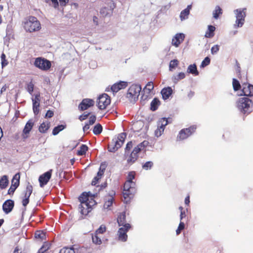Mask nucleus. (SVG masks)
<instances>
[{
  "label": "nucleus",
  "mask_w": 253,
  "mask_h": 253,
  "mask_svg": "<svg viewBox=\"0 0 253 253\" xmlns=\"http://www.w3.org/2000/svg\"><path fill=\"white\" fill-rule=\"evenodd\" d=\"M60 5L65 6L67 3H68L69 0H59Z\"/></svg>",
  "instance_id": "63"
},
{
  "label": "nucleus",
  "mask_w": 253,
  "mask_h": 253,
  "mask_svg": "<svg viewBox=\"0 0 253 253\" xmlns=\"http://www.w3.org/2000/svg\"><path fill=\"white\" fill-rule=\"evenodd\" d=\"M106 226L104 225H101L99 228L96 230L95 231L96 234H103L106 231Z\"/></svg>",
  "instance_id": "50"
},
{
  "label": "nucleus",
  "mask_w": 253,
  "mask_h": 253,
  "mask_svg": "<svg viewBox=\"0 0 253 253\" xmlns=\"http://www.w3.org/2000/svg\"><path fill=\"white\" fill-rule=\"evenodd\" d=\"M96 116L95 115H91V116H90L88 121L94 124L96 121Z\"/></svg>",
  "instance_id": "62"
},
{
  "label": "nucleus",
  "mask_w": 253,
  "mask_h": 253,
  "mask_svg": "<svg viewBox=\"0 0 253 253\" xmlns=\"http://www.w3.org/2000/svg\"><path fill=\"white\" fill-rule=\"evenodd\" d=\"M102 131V126L100 124L96 125L93 129V132L95 135H98L101 133Z\"/></svg>",
  "instance_id": "36"
},
{
  "label": "nucleus",
  "mask_w": 253,
  "mask_h": 253,
  "mask_svg": "<svg viewBox=\"0 0 253 253\" xmlns=\"http://www.w3.org/2000/svg\"><path fill=\"white\" fill-rule=\"evenodd\" d=\"M223 13V11L222 8L218 5H217L215 7V9L213 11V17L215 19H217L219 16L222 15Z\"/></svg>",
  "instance_id": "28"
},
{
  "label": "nucleus",
  "mask_w": 253,
  "mask_h": 253,
  "mask_svg": "<svg viewBox=\"0 0 253 253\" xmlns=\"http://www.w3.org/2000/svg\"><path fill=\"white\" fill-rule=\"evenodd\" d=\"M14 206V202L13 200H7L2 205V210L5 213L8 214L12 211Z\"/></svg>",
  "instance_id": "17"
},
{
  "label": "nucleus",
  "mask_w": 253,
  "mask_h": 253,
  "mask_svg": "<svg viewBox=\"0 0 253 253\" xmlns=\"http://www.w3.org/2000/svg\"><path fill=\"white\" fill-rule=\"evenodd\" d=\"M17 188L18 187L17 186H15L11 184L10 188L8 190L7 194L10 195H13L15 191Z\"/></svg>",
  "instance_id": "52"
},
{
  "label": "nucleus",
  "mask_w": 253,
  "mask_h": 253,
  "mask_svg": "<svg viewBox=\"0 0 253 253\" xmlns=\"http://www.w3.org/2000/svg\"><path fill=\"white\" fill-rule=\"evenodd\" d=\"M215 30V27L212 25H209L208 30H207L205 37L208 38H212L214 36V31Z\"/></svg>",
  "instance_id": "26"
},
{
  "label": "nucleus",
  "mask_w": 253,
  "mask_h": 253,
  "mask_svg": "<svg viewBox=\"0 0 253 253\" xmlns=\"http://www.w3.org/2000/svg\"><path fill=\"white\" fill-rule=\"evenodd\" d=\"M135 192V183L134 182L126 181L124 185L123 192L124 198L123 201L126 204L129 203L133 198Z\"/></svg>",
  "instance_id": "3"
},
{
  "label": "nucleus",
  "mask_w": 253,
  "mask_h": 253,
  "mask_svg": "<svg viewBox=\"0 0 253 253\" xmlns=\"http://www.w3.org/2000/svg\"><path fill=\"white\" fill-rule=\"evenodd\" d=\"M59 253H75L73 248L65 247L60 250Z\"/></svg>",
  "instance_id": "41"
},
{
  "label": "nucleus",
  "mask_w": 253,
  "mask_h": 253,
  "mask_svg": "<svg viewBox=\"0 0 253 253\" xmlns=\"http://www.w3.org/2000/svg\"><path fill=\"white\" fill-rule=\"evenodd\" d=\"M52 169L45 172L42 174L41 175L39 178L40 182V186L41 187H43L47 184L49 179L51 178L52 175Z\"/></svg>",
  "instance_id": "14"
},
{
  "label": "nucleus",
  "mask_w": 253,
  "mask_h": 253,
  "mask_svg": "<svg viewBox=\"0 0 253 253\" xmlns=\"http://www.w3.org/2000/svg\"><path fill=\"white\" fill-rule=\"evenodd\" d=\"M94 104L93 100L89 98L83 99L78 106L79 109L83 111L93 106Z\"/></svg>",
  "instance_id": "15"
},
{
  "label": "nucleus",
  "mask_w": 253,
  "mask_h": 253,
  "mask_svg": "<svg viewBox=\"0 0 253 253\" xmlns=\"http://www.w3.org/2000/svg\"><path fill=\"white\" fill-rule=\"evenodd\" d=\"M50 248V245L47 242H44L42 247L39 250L38 253H44Z\"/></svg>",
  "instance_id": "37"
},
{
  "label": "nucleus",
  "mask_w": 253,
  "mask_h": 253,
  "mask_svg": "<svg viewBox=\"0 0 253 253\" xmlns=\"http://www.w3.org/2000/svg\"><path fill=\"white\" fill-rule=\"evenodd\" d=\"M8 88V85L5 84L0 89V93H2L3 92H5L7 89Z\"/></svg>",
  "instance_id": "64"
},
{
  "label": "nucleus",
  "mask_w": 253,
  "mask_h": 253,
  "mask_svg": "<svg viewBox=\"0 0 253 253\" xmlns=\"http://www.w3.org/2000/svg\"><path fill=\"white\" fill-rule=\"evenodd\" d=\"M211 62L210 58L209 57H206L204 60L202 62V63L201 64V67L204 68L206 67V66H208L210 64Z\"/></svg>",
  "instance_id": "49"
},
{
  "label": "nucleus",
  "mask_w": 253,
  "mask_h": 253,
  "mask_svg": "<svg viewBox=\"0 0 253 253\" xmlns=\"http://www.w3.org/2000/svg\"><path fill=\"white\" fill-rule=\"evenodd\" d=\"M145 143L146 142L144 141L139 143L138 145H137L136 147L134 148L132 152H131L129 156V158L127 160L128 163H133L137 160L138 157V153H139L141 151L142 149L145 147Z\"/></svg>",
  "instance_id": "10"
},
{
  "label": "nucleus",
  "mask_w": 253,
  "mask_h": 253,
  "mask_svg": "<svg viewBox=\"0 0 253 253\" xmlns=\"http://www.w3.org/2000/svg\"><path fill=\"white\" fill-rule=\"evenodd\" d=\"M92 242L96 245H100L102 243L101 237L98 236V234L94 233L92 236Z\"/></svg>",
  "instance_id": "35"
},
{
  "label": "nucleus",
  "mask_w": 253,
  "mask_h": 253,
  "mask_svg": "<svg viewBox=\"0 0 253 253\" xmlns=\"http://www.w3.org/2000/svg\"><path fill=\"white\" fill-rule=\"evenodd\" d=\"M117 222L119 226L124 227L125 225L128 224L126 223V216L125 212L121 213L118 216Z\"/></svg>",
  "instance_id": "22"
},
{
  "label": "nucleus",
  "mask_w": 253,
  "mask_h": 253,
  "mask_svg": "<svg viewBox=\"0 0 253 253\" xmlns=\"http://www.w3.org/2000/svg\"><path fill=\"white\" fill-rule=\"evenodd\" d=\"M126 136V133L122 132L119 134L117 137L114 138L108 144V149L109 151L112 152L116 151L123 145Z\"/></svg>",
  "instance_id": "5"
},
{
  "label": "nucleus",
  "mask_w": 253,
  "mask_h": 253,
  "mask_svg": "<svg viewBox=\"0 0 253 253\" xmlns=\"http://www.w3.org/2000/svg\"><path fill=\"white\" fill-rule=\"evenodd\" d=\"M154 89L153 83L152 82H148L145 86L143 90L147 94H150L151 91Z\"/></svg>",
  "instance_id": "34"
},
{
  "label": "nucleus",
  "mask_w": 253,
  "mask_h": 253,
  "mask_svg": "<svg viewBox=\"0 0 253 253\" xmlns=\"http://www.w3.org/2000/svg\"><path fill=\"white\" fill-rule=\"evenodd\" d=\"M33 106H39L40 102V94L37 93L35 95V97L32 99Z\"/></svg>",
  "instance_id": "39"
},
{
  "label": "nucleus",
  "mask_w": 253,
  "mask_h": 253,
  "mask_svg": "<svg viewBox=\"0 0 253 253\" xmlns=\"http://www.w3.org/2000/svg\"><path fill=\"white\" fill-rule=\"evenodd\" d=\"M102 165H101L99 170L97 172V175L95 176L92 180V185H96L98 182L99 180L103 176L105 170V168L101 169Z\"/></svg>",
  "instance_id": "21"
},
{
  "label": "nucleus",
  "mask_w": 253,
  "mask_h": 253,
  "mask_svg": "<svg viewBox=\"0 0 253 253\" xmlns=\"http://www.w3.org/2000/svg\"><path fill=\"white\" fill-rule=\"evenodd\" d=\"M196 129L197 126L196 125H193L188 128L182 129L179 132L177 139L179 140H182L187 138L196 131Z\"/></svg>",
  "instance_id": "7"
},
{
  "label": "nucleus",
  "mask_w": 253,
  "mask_h": 253,
  "mask_svg": "<svg viewBox=\"0 0 253 253\" xmlns=\"http://www.w3.org/2000/svg\"><path fill=\"white\" fill-rule=\"evenodd\" d=\"M110 103V97L106 93L100 95L98 98L97 106L98 108L100 110L105 109Z\"/></svg>",
  "instance_id": "11"
},
{
  "label": "nucleus",
  "mask_w": 253,
  "mask_h": 253,
  "mask_svg": "<svg viewBox=\"0 0 253 253\" xmlns=\"http://www.w3.org/2000/svg\"><path fill=\"white\" fill-rule=\"evenodd\" d=\"M113 202V198H110L107 201H105L104 204V209H109L110 207L112 206Z\"/></svg>",
  "instance_id": "43"
},
{
  "label": "nucleus",
  "mask_w": 253,
  "mask_h": 253,
  "mask_svg": "<svg viewBox=\"0 0 253 253\" xmlns=\"http://www.w3.org/2000/svg\"><path fill=\"white\" fill-rule=\"evenodd\" d=\"M20 172H18V173H16L13 176V178L11 180V184L15 186H17L18 187L20 184Z\"/></svg>",
  "instance_id": "30"
},
{
  "label": "nucleus",
  "mask_w": 253,
  "mask_h": 253,
  "mask_svg": "<svg viewBox=\"0 0 253 253\" xmlns=\"http://www.w3.org/2000/svg\"><path fill=\"white\" fill-rule=\"evenodd\" d=\"M236 71L237 72V76L239 78H240V75H241V67L240 66V64L238 62V61H236Z\"/></svg>",
  "instance_id": "55"
},
{
  "label": "nucleus",
  "mask_w": 253,
  "mask_h": 253,
  "mask_svg": "<svg viewBox=\"0 0 253 253\" xmlns=\"http://www.w3.org/2000/svg\"><path fill=\"white\" fill-rule=\"evenodd\" d=\"M35 237L40 241H43L46 238L45 233L43 231H37L35 233Z\"/></svg>",
  "instance_id": "27"
},
{
  "label": "nucleus",
  "mask_w": 253,
  "mask_h": 253,
  "mask_svg": "<svg viewBox=\"0 0 253 253\" xmlns=\"http://www.w3.org/2000/svg\"><path fill=\"white\" fill-rule=\"evenodd\" d=\"M54 113L51 110H48L45 114V118H50L53 117Z\"/></svg>",
  "instance_id": "60"
},
{
  "label": "nucleus",
  "mask_w": 253,
  "mask_h": 253,
  "mask_svg": "<svg viewBox=\"0 0 253 253\" xmlns=\"http://www.w3.org/2000/svg\"><path fill=\"white\" fill-rule=\"evenodd\" d=\"M9 184L8 177L6 175L2 176L0 178V189H5Z\"/></svg>",
  "instance_id": "25"
},
{
  "label": "nucleus",
  "mask_w": 253,
  "mask_h": 253,
  "mask_svg": "<svg viewBox=\"0 0 253 253\" xmlns=\"http://www.w3.org/2000/svg\"><path fill=\"white\" fill-rule=\"evenodd\" d=\"M131 228L130 224H126L124 227L119 228L117 232L118 240L123 242H126L127 239L126 233Z\"/></svg>",
  "instance_id": "12"
},
{
  "label": "nucleus",
  "mask_w": 253,
  "mask_h": 253,
  "mask_svg": "<svg viewBox=\"0 0 253 253\" xmlns=\"http://www.w3.org/2000/svg\"><path fill=\"white\" fill-rule=\"evenodd\" d=\"M50 126V123L49 122H44L42 123L39 127V130L42 133H46Z\"/></svg>",
  "instance_id": "24"
},
{
  "label": "nucleus",
  "mask_w": 253,
  "mask_h": 253,
  "mask_svg": "<svg viewBox=\"0 0 253 253\" xmlns=\"http://www.w3.org/2000/svg\"><path fill=\"white\" fill-rule=\"evenodd\" d=\"M243 94L247 96H253V85L248 84H243Z\"/></svg>",
  "instance_id": "20"
},
{
  "label": "nucleus",
  "mask_w": 253,
  "mask_h": 253,
  "mask_svg": "<svg viewBox=\"0 0 253 253\" xmlns=\"http://www.w3.org/2000/svg\"><path fill=\"white\" fill-rule=\"evenodd\" d=\"M127 85V82L125 81H120L118 83L114 84L111 86V89L113 92L116 93L120 90L126 88Z\"/></svg>",
  "instance_id": "19"
},
{
  "label": "nucleus",
  "mask_w": 253,
  "mask_h": 253,
  "mask_svg": "<svg viewBox=\"0 0 253 253\" xmlns=\"http://www.w3.org/2000/svg\"><path fill=\"white\" fill-rule=\"evenodd\" d=\"M219 46L218 45H215L213 46H212L211 48V52L212 54H215L217 52V51L219 50Z\"/></svg>",
  "instance_id": "58"
},
{
  "label": "nucleus",
  "mask_w": 253,
  "mask_h": 253,
  "mask_svg": "<svg viewBox=\"0 0 253 253\" xmlns=\"http://www.w3.org/2000/svg\"><path fill=\"white\" fill-rule=\"evenodd\" d=\"M238 109L244 114H249L253 110V101L247 97L240 98L236 103Z\"/></svg>",
  "instance_id": "4"
},
{
  "label": "nucleus",
  "mask_w": 253,
  "mask_h": 253,
  "mask_svg": "<svg viewBox=\"0 0 253 253\" xmlns=\"http://www.w3.org/2000/svg\"><path fill=\"white\" fill-rule=\"evenodd\" d=\"M189 8H186L182 10L180 13V18L181 20H183L186 19L188 15L189 14Z\"/></svg>",
  "instance_id": "40"
},
{
  "label": "nucleus",
  "mask_w": 253,
  "mask_h": 253,
  "mask_svg": "<svg viewBox=\"0 0 253 253\" xmlns=\"http://www.w3.org/2000/svg\"><path fill=\"white\" fill-rule=\"evenodd\" d=\"M34 125V122L33 120H29L27 122L22 131V136L23 139H26L29 137V133L33 128Z\"/></svg>",
  "instance_id": "16"
},
{
  "label": "nucleus",
  "mask_w": 253,
  "mask_h": 253,
  "mask_svg": "<svg viewBox=\"0 0 253 253\" xmlns=\"http://www.w3.org/2000/svg\"><path fill=\"white\" fill-rule=\"evenodd\" d=\"M141 86L139 84H132L128 89L126 93V98L130 101H135L140 94Z\"/></svg>",
  "instance_id": "6"
},
{
  "label": "nucleus",
  "mask_w": 253,
  "mask_h": 253,
  "mask_svg": "<svg viewBox=\"0 0 253 253\" xmlns=\"http://www.w3.org/2000/svg\"><path fill=\"white\" fill-rule=\"evenodd\" d=\"M172 93V89L170 87L164 88L161 90V94L164 99H168Z\"/></svg>",
  "instance_id": "23"
},
{
  "label": "nucleus",
  "mask_w": 253,
  "mask_h": 253,
  "mask_svg": "<svg viewBox=\"0 0 253 253\" xmlns=\"http://www.w3.org/2000/svg\"><path fill=\"white\" fill-rule=\"evenodd\" d=\"M187 72L195 76H198L199 75V72L198 71L197 66L195 64L190 65L188 66L187 69Z\"/></svg>",
  "instance_id": "29"
},
{
  "label": "nucleus",
  "mask_w": 253,
  "mask_h": 253,
  "mask_svg": "<svg viewBox=\"0 0 253 253\" xmlns=\"http://www.w3.org/2000/svg\"><path fill=\"white\" fill-rule=\"evenodd\" d=\"M185 77V75L184 73H179L177 75L174 77V82H177L178 81L184 79Z\"/></svg>",
  "instance_id": "45"
},
{
  "label": "nucleus",
  "mask_w": 253,
  "mask_h": 253,
  "mask_svg": "<svg viewBox=\"0 0 253 253\" xmlns=\"http://www.w3.org/2000/svg\"><path fill=\"white\" fill-rule=\"evenodd\" d=\"M178 64V61L177 59H173L170 61L169 63V68L173 69L175 68L176 66H177Z\"/></svg>",
  "instance_id": "51"
},
{
  "label": "nucleus",
  "mask_w": 253,
  "mask_h": 253,
  "mask_svg": "<svg viewBox=\"0 0 253 253\" xmlns=\"http://www.w3.org/2000/svg\"><path fill=\"white\" fill-rule=\"evenodd\" d=\"M23 26L25 31L30 33L39 31L41 29L40 22L37 17L33 16L25 18L23 22Z\"/></svg>",
  "instance_id": "2"
},
{
  "label": "nucleus",
  "mask_w": 253,
  "mask_h": 253,
  "mask_svg": "<svg viewBox=\"0 0 253 253\" xmlns=\"http://www.w3.org/2000/svg\"><path fill=\"white\" fill-rule=\"evenodd\" d=\"M33 190V186L28 182L27 184L26 190L24 191V196L22 198V205L26 207L29 203V198L32 194Z\"/></svg>",
  "instance_id": "13"
},
{
  "label": "nucleus",
  "mask_w": 253,
  "mask_h": 253,
  "mask_svg": "<svg viewBox=\"0 0 253 253\" xmlns=\"http://www.w3.org/2000/svg\"><path fill=\"white\" fill-rule=\"evenodd\" d=\"M34 85L32 82L27 84V90L31 94L33 92Z\"/></svg>",
  "instance_id": "54"
},
{
  "label": "nucleus",
  "mask_w": 253,
  "mask_h": 253,
  "mask_svg": "<svg viewBox=\"0 0 253 253\" xmlns=\"http://www.w3.org/2000/svg\"><path fill=\"white\" fill-rule=\"evenodd\" d=\"M34 65L36 67L42 71H48L51 66L50 61L42 57L36 58Z\"/></svg>",
  "instance_id": "8"
},
{
  "label": "nucleus",
  "mask_w": 253,
  "mask_h": 253,
  "mask_svg": "<svg viewBox=\"0 0 253 253\" xmlns=\"http://www.w3.org/2000/svg\"><path fill=\"white\" fill-rule=\"evenodd\" d=\"M184 223L183 222L180 221L178 226V228L176 230V234L179 235L181 233V231L184 229Z\"/></svg>",
  "instance_id": "47"
},
{
  "label": "nucleus",
  "mask_w": 253,
  "mask_h": 253,
  "mask_svg": "<svg viewBox=\"0 0 253 253\" xmlns=\"http://www.w3.org/2000/svg\"><path fill=\"white\" fill-rule=\"evenodd\" d=\"M165 129L158 126L157 129L155 131V134L157 137L160 136L164 132Z\"/></svg>",
  "instance_id": "44"
},
{
  "label": "nucleus",
  "mask_w": 253,
  "mask_h": 253,
  "mask_svg": "<svg viewBox=\"0 0 253 253\" xmlns=\"http://www.w3.org/2000/svg\"><path fill=\"white\" fill-rule=\"evenodd\" d=\"M232 85L233 89L235 91H238L241 88V86L239 82L236 79H233Z\"/></svg>",
  "instance_id": "38"
},
{
  "label": "nucleus",
  "mask_w": 253,
  "mask_h": 253,
  "mask_svg": "<svg viewBox=\"0 0 253 253\" xmlns=\"http://www.w3.org/2000/svg\"><path fill=\"white\" fill-rule=\"evenodd\" d=\"M94 195L90 192H84L79 197L80 202L79 205L80 212L83 215H86L91 211L92 207L96 204L94 200Z\"/></svg>",
  "instance_id": "1"
},
{
  "label": "nucleus",
  "mask_w": 253,
  "mask_h": 253,
  "mask_svg": "<svg viewBox=\"0 0 253 253\" xmlns=\"http://www.w3.org/2000/svg\"><path fill=\"white\" fill-rule=\"evenodd\" d=\"M246 8L236 9L235 10L236 14V20L235 24V27H241L245 22V18L246 17Z\"/></svg>",
  "instance_id": "9"
},
{
  "label": "nucleus",
  "mask_w": 253,
  "mask_h": 253,
  "mask_svg": "<svg viewBox=\"0 0 253 253\" xmlns=\"http://www.w3.org/2000/svg\"><path fill=\"white\" fill-rule=\"evenodd\" d=\"M90 115V113H88L87 114H85V113H84L83 114L80 115L79 117V119L81 121H83L85 120H86L88 117V116H89Z\"/></svg>",
  "instance_id": "56"
},
{
  "label": "nucleus",
  "mask_w": 253,
  "mask_h": 253,
  "mask_svg": "<svg viewBox=\"0 0 253 253\" xmlns=\"http://www.w3.org/2000/svg\"><path fill=\"white\" fill-rule=\"evenodd\" d=\"M135 175V173L134 171H130V172H129L128 174V175H127V180L126 181H129L130 182H133L132 181V180L133 179H134Z\"/></svg>",
  "instance_id": "53"
},
{
  "label": "nucleus",
  "mask_w": 253,
  "mask_h": 253,
  "mask_svg": "<svg viewBox=\"0 0 253 253\" xmlns=\"http://www.w3.org/2000/svg\"><path fill=\"white\" fill-rule=\"evenodd\" d=\"M108 9L106 7H104L101 9L100 10V13L103 16H106L108 14Z\"/></svg>",
  "instance_id": "59"
},
{
  "label": "nucleus",
  "mask_w": 253,
  "mask_h": 253,
  "mask_svg": "<svg viewBox=\"0 0 253 253\" xmlns=\"http://www.w3.org/2000/svg\"><path fill=\"white\" fill-rule=\"evenodd\" d=\"M1 61L2 68L7 66L8 64V61L6 59V55L4 53L1 55Z\"/></svg>",
  "instance_id": "42"
},
{
  "label": "nucleus",
  "mask_w": 253,
  "mask_h": 253,
  "mask_svg": "<svg viewBox=\"0 0 253 253\" xmlns=\"http://www.w3.org/2000/svg\"><path fill=\"white\" fill-rule=\"evenodd\" d=\"M185 36L182 33H177L173 37L171 44L175 47H178L181 43L183 42Z\"/></svg>",
  "instance_id": "18"
},
{
  "label": "nucleus",
  "mask_w": 253,
  "mask_h": 253,
  "mask_svg": "<svg viewBox=\"0 0 253 253\" xmlns=\"http://www.w3.org/2000/svg\"><path fill=\"white\" fill-rule=\"evenodd\" d=\"M133 146V143L132 141H129L126 144V148H125V151L126 152L127 151H129L132 148Z\"/></svg>",
  "instance_id": "57"
},
{
  "label": "nucleus",
  "mask_w": 253,
  "mask_h": 253,
  "mask_svg": "<svg viewBox=\"0 0 253 253\" xmlns=\"http://www.w3.org/2000/svg\"><path fill=\"white\" fill-rule=\"evenodd\" d=\"M168 121L166 118H162L159 123L158 126L165 129V126L168 125Z\"/></svg>",
  "instance_id": "46"
},
{
  "label": "nucleus",
  "mask_w": 253,
  "mask_h": 253,
  "mask_svg": "<svg viewBox=\"0 0 253 253\" xmlns=\"http://www.w3.org/2000/svg\"><path fill=\"white\" fill-rule=\"evenodd\" d=\"M153 166V163L151 161H148L146 162L143 166L142 168L143 169L145 170H148L149 169H151V168Z\"/></svg>",
  "instance_id": "48"
},
{
  "label": "nucleus",
  "mask_w": 253,
  "mask_h": 253,
  "mask_svg": "<svg viewBox=\"0 0 253 253\" xmlns=\"http://www.w3.org/2000/svg\"><path fill=\"white\" fill-rule=\"evenodd\" d=\"M160 104V102L158 99L155 98L151 103V109L152 111H155L157 109Z\"/></svg>",
  "instance_id": "33"
},
{
  "label": "nucleus",
  "mask_w": 253,
  "mask_h": 253,
  "mask_svg": "<svg viewBox=\"0 0 253 253\" xmlns=\"http://www.w3.org/2000/svg\"><path fill=\"white\" fill-rule=\"evenodd\" d=\"M66 126L64 125H60L57 126H55L53 130H52V134L53 135H56L59 133V132L63 130L64 128H65Z\"/></svg>",
  "instance_id": "32"
},
{
  "label": "nucleus",
  "mask_w": 253,
  "mask_h": 253,
  "mask_svg": "<svg viewBox=\"0 0 253 253\" xmlns=\"http://www.w3.org/2000/svg\"><path fill=\"white\" fill-rule=\"evenodd\" d=\"M39 106H33V109L35 115H37L39 112Z\"/></svg>",
  "instance_id": "61"
},
{
  "label": "nucleus",
  "mask_w": 253,
  "mask_h": 253,
  "mask_svg": "<svg viewBox=\"0 0 253 253\" xmlns=\"http://www.w3.org/2000/svg\"><path fill=\"white\" fill-rule=\"evenodd\" d=\"M88 150V147L85 144H82L79 150H78L77 154L78 156H83L86 154V151Z\"/></svg>",
  "instance_id": "31"
}]
</instances>
